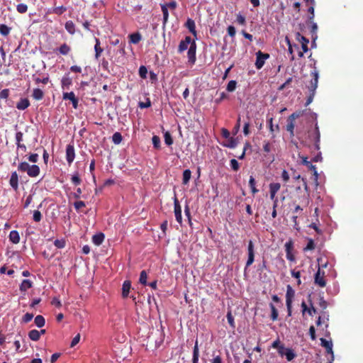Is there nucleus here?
Listing matches in <instances>:
<instances>
[{
	"instance_id": "16",
	"label": "nucleus",
	"mask_w": 363,
	"mask_h": 363,
	"mask_svg": "<svg viewBox=\"0 0 363 363\" xmlns=\"http://www.w3.org/2000/svg\"><path fill=\"white\" fill-rule=\"evenodd\" d=\"M302 164L306 165V167H308V168L310 169L311 170H312L313 172L314 176L316 178L318 177V174L316 167L315 165H313L311 163V162L308 160V157H302Z\"/></svg>"
},
{
	"instance_id": "62",
	"label": "nucleus",
	"mask_w": 363,
	"mask_h": 363,
	"mask_svg": "<svg viewBox=\"0 0 363 363\" xmlns=\"http://www.w3.org/2000/svg\"><path fill=\"white\" fill-rule=\"evenodd\" d=\"M230 167L234 171H238L239 169L240 165L235 159H232L230 160Z\"/></svg>"
},
{
	"instance_id": "29",
	"label": "nucleus",
	"mask_w": 363,
	"mask_h": 363,
	"mask_svg": "<svg viewBox=\"0 0 363 363\" xmlns=\"http://www.w3.org/2000/svg\"><path fill=\"white\" fill-rule=\"evenodd\" d=\"M279 353L281 355H284V353H282L281 351H279ZM286 358L288 361H291L294 359L296 357V354L294 352V351L291 349L287 348L286 349V352L284 353Z\"/></svg>"
},
{
	"instance_id": "34",
	"label": "nucleus",
	"mask_w": 363,
	"mask_h": 363,
	"mask_svg": "<svg viewBox=\"0 0 363 363\" xmlns=\"http://www.w3.org/2000/svg\"><path fill=\"white\" fill-rule=\"evenodd\" d=\"M72 83V79L67 76H64L61 80V84L63 89L69 88Z\"/></svg>"
},
{
	"instance_id": "43",
	"label": "nucleus",
	"mask_w": 363,
	"mask_h": 363,
	"mask_svg": "<svg viewBox=\"0 0 363 363\" xmlns=\"http://www.w3.org/2000/svg\"><path fill=\"white\" fill-rule=\"evenodd\" d=\"M11 30V28L8 27L5 24L0 25V33L4 36H7Z\"/></svg>"
},
{
	"instance_id": "18",
	"label": "nucleus",
	"mask_w": 363,
	"mask_h": 363,
	"mask_svg": "<svg viewBox=\"0 0 363 363\" xmlns=\"http://www.w3.org/2000/svg\"><path fill=\"white\" fill-rule=\"evenodd\" d=\"M33 286V282L29 279H23L20 284L19 289L21 292H26Z\"/></svg>"
},
{
	"instance_id": "32",
	"label": "nucleus",
	"mask_w": 363,
	"mask_h": 363,
	"mask_svg": "<svg viewBox=\"0 0 363 363\" xmlns=\"http://www.w3.org/2000/svg\"><path fill=\"white\" fill-rule=\"evenodd\" d=\"M60 53L63 55H67L71 51V48L67 44H62L58 49Z\"/></svg>"
},
{
	"instance_id": "25",
	"label": "nucleus",
	"mask_w": 363,
	"mask_h": 363,
	"mask_svg": "<svg viewBox=\"0 0 363 363\" xmlns=\"http://www.w3.org/2000/svg\"><path fill=\"white\" fill-rule=\"evenodd\" d=\"M130 42L133 44H138L142 39L141 34L138 32L132 33L129 35Z\"/></svg>"
},
{
	"instance_id": "64",
	"label": "nucleus",
	"mask_w": 363,
	"mask_h": 363,
	"mask_svg": "<svg viewBox=\"0 0 363 363\" xmlns=\"http://www.w3.org/2000/svg\"><path fill=\"white\" fill-rule=\"evenodd\" d=\"M9 96V89H4L0 91V99H6Z\"/></svg>"
},
{
	"instance_id": "17",
	"label": "nucleus",
	"mask_w": 363,
	"mask_h": 363,
	"mask_svg": "<svg viewBox=\"0 0 363 363\" xmlns=\"http://www.w3.org/2000/svg\"><path fill=\"white\" fill-rule=\"evenodd\" d=\"M130 288H131V282L128 280L125 281L122 286V296H123V298H127L128 296Z\"/></svg>"
},
{
	"instance_id": "7",
	"label": "nucleus",
	"mask_w": 363,
	"mask_h": 363,
	"mask_svg": "<svg viewBox=\"0 0 363 363\" xmlns=\"http://www.w3.org/2000/svg\"><path fill=\"white\" fill-rule=\"evenodd\" d=\"M75 150L74 143H69L66 147V160L69 165H70L74 160Z\"/></svg>"
},
{
	"instance_id": "36",
	"label": "nucleus",
	"mask_w": 363,
	"mask_h": 363,
	"mask_svg": "<svg viewBox=\"0 0 363 363\" xmlns=\"http://www.w3.org/2000/svg\"><path fill=\"white\" fill-rule=\"evenodd\" d=\"M161 9L163 14V26H165L169 18L168 9L167 8V5H162Z\"/></svg>"
},
{
	"instance_id": "27",
	"label": "nucleus",
	"mask_w": 363,
	"mask_h": 363,
	"mask_svg": "<svg viewBox=\"0 0 363 363\" xmlns=\"http://www.w3.org/2000/svg\"><path fill=\"white\" fill-rule=\"evenodd\" d=\"M65 28L69 34L74 35L75 33V25L72 21H67Z\"/></svg>"
},
{
	"instance_id": "51",
	"label": "nucleus",
	"mask_w": 363,
	"mask_h": 363,
	"mask_svg": "<svg viewBox=\"0 0 363 363\" xmlns=\"http://www.w3.org/2000/svg\"><path fill=\"white\" fill-rule=\"evenodd\" d=\"M281 188L279 183H271L269 184V191L277 193Z\"/></svg>"
},
{
	"instance_id": "31",
	"label": "nucleus",
	"mask_w": 363,
	"mask_h": 363,
	"mask_svg": "<svg viewBox=\"0 0 363 363\" xmlns=\"http://www.w3.org/2000/svg\"><path fill=\"white\" fill-rule=\"evenodd\" d=\"M35 324L38 328H42L45 324V318L41 315H38L34 320Z\"/></svg>"
},
{
	"instance_id": "15",
	"label": "nucleus",
	"mask_w": 363,
	"mask_h": 363,
	"mask_svg": "<svg viewBox=\"0 0 363 363\" xmlns=\"http://www.w3.org/2000/svg\"><path fill=\"white\" fill-rule=\"evenodd\" d=\"M9 184L15 191L18 189V176L16 172L11 173Z\"/></svg>"
},
{
	"instance_id": "45",
	"label": "nucleus",
	"mask_w": 363,
	"mask_h": 363,
	"mask_svg": "<svg viewBox=\"0 0 363 363\" xmlns=\"http://www.w3.org/2000/svg\"><path fill=\"white\" fill-rule=\"evenodd\" d=\"M16 10L19 13H25L28 11V6L25 4H19L16 6Z\"/></svg>"
},
{
	"instance_id": "53",
	"label": "nucleus",
	"mask_w": 363,
	"mask_h": 363,
	"mask_svg": "<svg viewBox=\"0 0 363 363\" xmlns=\"http://www.w3.org/2000/svg\"><path fill=\"white\" fill-rule=\"evenodd\" d=\"M226 317H227V320H228V322L230 324V325L233 328H235V322H234V318L230 311L228 312Z\"/></svg>"
},
{
	"instance_id": "12",
	"label": "nucleus",
	"mask_w": 363,
	"mask_h": 363,
	"mask_svg": "<svg viewBox=\"0 0 363 363\" xmlns=\"http://www.w3.org/2000/svg\"><path fill=\"white\" fill-rule=\"evenodd\" d=\"M296 40H298L301 43L303 51L304 52H308V44L309 43L308 39H307L306 37L301 35L299 33H297L296 34Z\"/></svg>"
},
{
	"instance_id": "58",
	"label": "nucleus",
	"mask_w": 363,
	"mask_h": 363,
	"mask_svg": "<svg viewBox=\"0 0 363 363\" xmlns=\"http://www.w3.org/2000/svg\"><path fill=\"white\" fill-rule=\"evenodd\" d=\"M147 68L145 67V66H140V68H139V74H140V77L143 79H145L146 78V75H147Z\"/></svg>"
},
{
	"instance_id": "26",
	"label": "nucleus",
	"mask_w": 363,
	"mask_h": 363,
	"mask_svg": "<svg viewBox=\"0 0 363 363\" xmlns=\"http://www.w3.org/2000/svg\"><path fill=\"white\" fill-rule=\"evenodd\" d=\"M311 24V38L313 41V43L315 41V40L318 38L317 35V31H318V26L315 23L312 21V22H309Z\"/></svg>"
},
{
	"instance_id": "63",
	"label": "nucleus",
	"mask_w": 363,
	"mask_h": 363,
	"mask_svg": "<svg viewBox=\"0 0 363 363\" xmlns=\"http://www.w3.org/2000/svg\"><path fill=\"white\" fill-rule=\"evenodd\" d=\"M321 345L324 347L326 350L330 349V346H333V344L330 341H328L324 338H320Z\"/></svg>"
},
{
	"instance_id": "8",
	"label": "nucleus",
	"mask_w": 363,
	"mask_h": 363,
	"mask_svg": "<svg viewBox=\"0 0 363 363\" xmlns=\"http://www.w3.org/2000/svg\"><path fill=\"white\" fill-rule=\"evenodd\" d=\"M294 296V291L292 289V288L288 285L287 286V291L286 294V307L288 311V315H291V304H292V298Z\"/></svg>"
},
{
	"instance_id": "10",
	"label": "nucleus",
	"mask_w": 363,
	"mask_h": 363,
	"mask_svg": "<svg viewBox=\"0 0 363 363\" xmlns=\"http://www.w3.org/2000/svg\"><path fill=\"white\" fill-rule=\"evenodd\" d=\"M196 45L194 40L190 45V47L188 50L187 57L188 61L191 65H194L196 60Z\"/></svg>"
},
{
	"instance_id": "60",
	"label": "nucleus",
	"mask_w": 363,
	"mask_h": 363,
	"mask_svg": "<svg viewBox=\"0 0 363 363\" xmlns=\"http://www.w3.org/2000/svg\"><path fill=\"white\" fill-rule=\"evenodd\" d=\"M291 274L293 277L298 279V281H297L298 284H301V279H300L301 272L299 271H295L294 269H293L291 271Z\"/></svg>"
},
{
	"instance_id": "35",
	"label": "nucleus",
	"mask_w": 363,
	"mask_h": 363,
	"mask_svg": "<svg viewBox=\"0 0 363 363\" xmlns=\"http://www.w3.org/2000/svg\"><path fill=\"white\" fill-rule=\"evenodd\" d=\"M191 176V172L190 171V169H185L183 172L182 183L184 184H187L189 182Z\"/></svg>"
},
{
	"instance_id": "23",
	"label": "nucleus",
	"mask_w": 363,
	"mask_h": 363,
	"mask_svg": "<svg viewBox=\"0 0 363 363\" xmlns=\"http://www.w3.org/2000/svg\"><path fill=\"white\" fill-rule=\"evenodd\" d=\"M104 235L102 233L94 235L92 237V242L96 245H100L104 240Z\"/></svg>"
},
{
	"instance_id": "19",
	"label": "nucleus",
	"mask_w": 363,
	"mask_h": 363,
	"mask_svg": "<svg viewBox=\"0 0 363 363\" xmlns=\"http://www.w3.org/2000/svg\"><path fill=\"white\" fill-rule=\"evenodd\" d=\"M30 106V101L28 99H21V100L17 103L16 108L18 110H25Z\"/></svg>"
},
{
	"instance_id": "38",
	"label": "nucleus",
	"mask_w": 363,
	"mask_h": 363,
	"mask_svg": "<svg viewBox=\"0 0 363 363\" xmlns=\"http://www.w3.org/2000/svg\"><path fill=\"white\" fill-rule=\"evenodd\" d=\"M255 184H256V182H255V178L252 176H250V179H249V186H250V187L251 189V191L253 194H255L259 191V190L256 188Z\"/></svg>"
},
{
	"instance_id": "40",
	"label": "nucleus",
	"mask_w": 363,
	"mask_h": 363,
	"mask_svg": "<svg viewBox=\"0 0 363 363\" xmlns=\"http://www.w3.org/2000/svg\"><path fill=\"white\" fill-rule=\"evenodd\" d=\"M123 137L119 132H116L112 136V141L114 144L118 145L121 143Z\"/></svg>"
},
{
	"instance_id": "37",
	"label": "nucleus",
	"mask_w": 363,
	"mask_h": 363,
	"mask_svg": "<svg viewBox=\"0 0 363 363\" xmlns=\"http://www.w3.org/2000/svg\"><path fill=\"white\" fill-rule=\"evenodd\" d=\"M306 110H301L297 111L291 113L289 117V120L291 121H296V118H298L299 117L303 116V114L306 113Z\"/></svg>"
},
{
	"instance_id": "41",
	"label": "nucleus",
	"mask_w": 363,
	"mask_h": 363,
	"mask_svg": "<svg viewBox=\"0 0 363 363\" xmlns=\"http://www.w3.org/2000/svg\"><path fill=\"white\" fill-rule=\"evenodd\" d=\"M237 144L238 143L236 140L230 137L228 139V142L223 144V145L229 148H235L237 146Z\"/></svg>"
},
{
	"instance_id": "44",
	"label": "nucleus",
	"mask_w": 363,
	"mask_h": 363,
	"mask_svg": "<svg viewBox=\"0 0 363 363\" xmlns=\"http://www.w3.org/2000/svg\"><path fill=\"white\" fill-rule=\"evenodd\" d=\"M71 181L72 184L76 186L79 185L82 182V179H80L79 175L77 172L72 176Z\"/></svg>"
},
{
	"instance_id": "47",
	"label": "nucleus",
	"mask_w": 363,
	"mask_h": 363,
	"mask_svg": "<svg viewBox=\"0 0 363 363\" xmlns=\"http://www.w3.org/2000/svg\"><path fill=\"white\" fill-rule=\"evenodd\" d=\"M237 82L235 80H231L228 82L226 89L229 92L234 91L236 88Z\"/></svg>"
},
{
	"instance_id": "9",
	"label": "nucleus",
	"mask_w": 363,
	"mask_h": 363,
	"mask_svg": "<svg viewBox=\"0 0 363 363\" xmlns=\"http://www.w3.org/2000/svg\"><path fill=\"white\" fill-rule=\"evenodd\" d=\"M311 75L312 76V79L310 82V84L308 85V88L309 91L315 92V90L318 87V72L315 68L313 71L311 72Z\"/></svg>"
},
{
	"instance_id": "28",
	"label": "nucleus",
	"mask_w": 363,
	"mask_h": 363,
	"mask_svg": "<svg viewBox=\"0 0 363 363\" xmlns=\"http://www.w3.org/2000/svg\"><path fill=\"white\" fill-rule=\"evenodd\" d=\"M199 357V347H198V342L196 341L195 345L194 347V350H193L192 363H198Z\"/></svg>"
},
{
	"instance_id": "50",
	"label": "nucleus",
	"mask_w": 363,
	"mask_h": 363,
	"mask_svg": "<svg viewBox=\"0 0 363 363\" xmlns=\"http://www.w3.org/2000/svg\"><path fill=\"white\" fill-rule=\"evenodd\" d=\"M164 142L167 145H171L173 143V139L169 132H166L164 135Z\"/></svg>"
},
{
	"instance_id": "57",
	"label": "nucleus",
	"mask_w": 363,
	"mask_h": 363,
	"mask_svg": "<svg viewBox=\"0 0 363 363\" xmlns=\"http://www.w3.org/2000/svg\"><path fill=\"white\" fill-rule=\"evenodd\" d=\"M33 318V314L30 313H26L22 318V321L25 323L30 322Z\"/></svg>"
},
{
	"instance_id": "20",
	"label": "nucleus",
	"mask_w": 363,
	"mask_h": 363,
	"mask_svg": "<svg viewBox=\"0 0 363 363\" xmlns=\"http://www.w3.org/2000/svg\"><path fill=\"white\" fill-rule=\"evenodd\" d=\"M9 240L13 244H18L20 242L18 232L17 230H11L9 233Z\"/></svg>"
},
{
	"instance_id": "54",
	"label": "nucleus",
	"mask_w": 363,
	"mask_h": 363,
	"mask_svg": "<svg viewBox=\"0 0 363 363\" xmlns=\"http://www.w3.org/2000/svg\"><path fill=\"white\" fill-rule=\"evenodd\" d=\"M54 245L56 247L59 249L64 248L65 247V240L64 239L55 240L54 242Z\"/></svg>"
},
{
	"instance_id": "24",
	"label": "nucleus",
	"mask_w": 363,
	"mask_h": 363,
	"mask_svg": "<svg viewBox=\"0 0 363 363\" xmlns=\"http://www.w3.org/2000/svg\"><path fill=\"white\" fill-rule=\"evenodd\" d=\"M43 96H44V93L40 89L36 88V89H33V94H32V97L35 100L40 101V100L43 99Z\"/></svg>"
},
{
	"instance_id": "4",
	"label": "nucleus",
	"mask_w": 363,
	"mask_h": 363,
	"mask_svg": "<svg viewBox=\"0 0 363 363\" xmlns=\"http://www.w3.org/2000/svg\"><path fill=\"white\" fill-rule=\"evenodd\" d=\"M285 251H286V259L290 261L294 262L296 261L295 255L293 252L294 251V242L292 240H289L287 241L285 245Z\"/></svg>"
},
{
	"instance_id": "5",
	"label": "nucleus",
	"mask_w": 363,
	"mask_h": 363,
	"mask_svg": "<svg viewBox=\"0 0 363 363\" xmlns=\"http://www.w3.org/2000/svg\"><path fill=\"white\" fill-rule=\"evenodd\" d=\"M269 57V55L268 53H263L262 51L259 50L256 53V62L255 67L257 69H260L264 65L265 60Z\"/></svg>"
},
{
	"instance_id": "30",
	"label": "nucleus",
	"mask_w": 363,
	"mask_h": 363,
	"mask_svg": "<svg viewBox=\"0 0 363 363\" xmlns=\"http://www.w3.org/2000/svg\"><path fill=\"white\" fill-rule=\"evenodd\" d=\"M39 331L37 330H31L28 333V337L33 341H38L40 340V337L39 335Z\"/></svg>"
},
{
	"instance_id": "2",
	"label": "nucleus",
	"mask_w": 363,
	"mask_h": 363,
	"mask_svg": "<svg viewBox=\"0 0 363 363\" xmlns=\"http://www.w3.org/2000/svg\"><path fill=\"white\" fill-rule=\"evenodd\" d=\"M308 136L310 140L313 142L315 149L318 150L320 149V134L317 123L315 124L314 130L311 133H308Z\"/></svg>"
},
{
	"instance_id": "42",
	"label": "nucleus",
	"mask_w": 363,
	"mask_h": 363,
	"mask_svg": "<svg viewBox=\"0 0 363 363\" xmlns=\"http://www.w3.org/2000/svg\"><path fill=\"white\" fill-rule=\"evenodd\" d=\"M147 272L145 270H143L140 274L139 282L141 284L146 286L147 284Z\"/></svg>"
},
{
	"instance_id": "11",
	"label": "nucleus",
	"mask_w": 363,
	"mask_h": 363,
	"mask_svg": "<svg viewBox=\"0 0 363 363\" xmlns=\"http://www.w3.org/2000/svg\"><path fill=\"white\" fill-rule=\"evenodd\" d=\"M62 99L63 100H69L72 102L73 108H77L79 99L73 91L64 92L62 94Z\"/></svg>"
},
{
	"instance_id": "56",
	"label": "nucleus",
	"mask_w": 363,
	"mask_h": 363,
	"mask_svg": "<svg viewBox=\"0 0 363 363\" xmlns=\"http://www.w3.org/2000/svg\"><path fill=\"white\" fill-rule=\"evenodd\" d=\"M38 159L39 156L37 153H32L28 157V161L33 163H36L38 161Z\"/></svg>"
},
{
	"instance_id": "39",
	"label": "nucleus",
	"mask_w": 363,
	"mask_h": 363,
	"mask_svg": "<svg viewBox=\"0 0 363 363\" xmlns=\"http://www.w3.org/2000/svg\"><path fill=\"white\" fill-rule=\"evenodd\" d=\"M269 306H270V309H271V312H272L271 313V319L273 321H274V320H277L279 313H278V311H277L276 307L274 306V305L273 303H270Z\"/></svg>"
},
{
	"instance_id": "3",
	"label": "nucleus",
	"mask_w": 363,
	"mask_h": 363,
	"mask_svg": "<svg viewBox=\"0 0 363 363\" xmlns=\"http://www.w3.org/2000/svg\"><path fill=\"white\" fill-rule=\"evenodd\" d=\"M314 283L320 287H325L326 286V281L325 279V272L320 270V267L318 266V269L314 276Z\"/></svg>"
},
{
	"instance_id": "52",
	"label": "nucleus",
	"mask_w": 363,
	"mask_h": 363,
	"mask_svg": "<svg viewBox=\"0 0 363 363\" xmlns=\"http://www.w3.org/2000/svg\"><path fill=\"white\" fill-rule=\"evenodd\" d=\"M247 255H248V257H247V260L246 262L245 269H246L247 267H249L250 265H252L255 261V254H247Z\"/></svg>"
},
{
	"instance_id": "46",
	"label": "nucleus",
	"mask_w": 363,
	"mask_h": 363,
	"mask_svg": "<svg viewBox=\"0 0 363 363\" xmlns=\"http://www.w3.org/2000/svg\"><path fill=\"white\" fill-rule=\"evenodd\" d=\"M272 122H273V118H269L267 120V123H268V125H269V131L272 133H273L275 130H277V131L279 130V125H276L275 129L274 128V125H273Z\"/></svg>"
},
{
	"instance_id": "49",
	"label": "nucleus",
	"mask_w": 363,
	"mask_h": 363,
	"mask_svg": "<svg viewBox=\"0 0 363 363\" xmlns=\"http://www.w3.org/2000/svg\"><path fill=\"white\" fill-rule=\"evenodd\" d=\"M33 79L35 82V84H40V83H43L44 84H46L49 82L50 81V78L48 77H45L43 79H40L39 77H35V76H33Z\"/></svg>"
},
{
	"instance_id": "21",
	"label": "nucleus",
	"mask_w": 363,
	"mask_h": 363,
	"mask_svg": "<svg viewBox=\"0 0 363 363\" xmlns=\"http://www.w3.org/2000/svg\"><path fill=\"white\" fill-rule=\"evenodd\" d=\"M96 44L94 45V50H95V58L99 59V57L101 56V53L104 51V49L101 48L100 46V40L99 38H95Z\"/></svg>"
},
{
	"instance_id": "61",
	"label": "nucleus",
	"mask_w": 363,
	"mask_h": 363,
	"mask_svg": "<svg viewBox=\"0 0 363 363\" xmlns=\"http://www.w3.org/2000/svg\"><path fill=\"white\" fill-rule=\"evenodd\" d=\"M138 106L140 108H146L150 107L151 106V101H150V99H147L146 102H142V101L139 102Z\"/></svg>"
},
{
	"instance_id": "59",
	"label": "nucleus",
	"mask_w": 363,
	"mask_h": 363,
	"mask_svg": "<svg viewBox=\"0 0 363 363\" xmlns=\"http://www.w3.org/2000/svg\"><path fill=\"white\" fill-rule=\"evenodd\" d=\"M42 219V214L38 210H35L33 212V220L35 222H40Z\"/></svg>"
},
{
	"instance_id": "33",
	"label": "nucleus",
	"mask_w": 363,
	"mask_h": 363,
	"mask_svg": "<svg viewBox=\"0 0 363 363\" xmlns=\"http://www.w3.org/2000/svg\"><path fill=\"white\" fill-rule=\"evenodd\" d=\"M67 11V8L64 6H60L57 7H55L52 9V11H50V13H52L55 14H57L58 16L62 15L63 13H65Z\"/></svg>"
},
{
	"instance_id": "13",
	"label": "nucleus",
	"mask_w": 363,
	"mask_h": 363,
	"mask_svg": "<svg viewBox=\"0 0 363 363\" xmlns=\"http://www.w3.org/2000/svg\"><path fill=\"white\" fill-rule=\"evenodd\" d=\"M192 42L193 41L190 36H186L185 39L179 43L178 52H182L186 50L188 48L189 45H191Z\"/></svg>"
},
{
	"instance_id": "48",
	"label": "nucleus",
	"mask_w": 363,
	"mask_h": 363,
	"mask_svg": "<svg viewBox=\"0 0 363 363\" xmlns=\"http://www.w3.org/2000/svg\"><path fill=\"white\" fill-rule=\"evenodd\" d=\"M315 245L313 240L309 239L307 245L303 248V251L313 250Z\"/></svg>"
},
{
	"instance_id": "1",
	"label": "nucleus",
	"mask_w": 363,
	"mask_h": 363,
	"mask_svg": "<svg viewBox=\"0 0 363 363\" xmlns=\"http://www.w3.org/2000/svg\"><path fill=\"white\" fill-rule=\"evenodd\" d=\"M18 170L21 172H26L30 177H37L40 172L39 166L29 164L26 162H22L18 165Z\"/></svg>"
},
{
	"instance_id": "22",
	"label": "nucleus",
	"mask_w": 363,
	"mask_h": 363,
	"mask_svg": "<svg viewBox=\"0 0 363 363\" xmlns=\"http://www.w3.org/2000/svg\"><path fill=\"white\" fill-rule=\"evenodd\" d=\"M294 127H295V121H291V120H289V117H288L286 130L289 133L291 138L294 136Z\"/></svg>"
},
{
	"instance_id": "55",
	"label": "nucleus",
	"mask_w": 363,
	"mask_h": 363,
	"mask_svg": "<svg viewBox=\"0 0 363 363\" xmlns=\"http://www.w3.org/2000/svg\"><path fill=\"white\" fill-rule=\"evenodd\" d=\"M153 146L158 149L160 147V139L158 136L154 135L152 138Z\"/></svg>"
},
{
	"instance_id": "6",
	"label": "nucleus",
	"mask_w": 363,
	"mask_h": 363,
	"mask_svg": "<svg viewBox=\"0 0 363 363\" xmlns=\"http://www.w3.org/2000/svg\"><path fill=\"white\" fill-rule=\"evenodd\" d=\"M174 213L176 220L182 225V207L179 203L178 199L174 196Z\"/></svg>"
},
{
	"instance_id": "14",
	"label": "nucleus",
	"mask_w": 363,
	"mask_h": 363,
	"mask_svg": "<svg viewBox=\"0 0 363 363\" xmlns=\"http://www.w3.org/2000/svg\"><path fill=\"white\" fill-rule=\"evenodd\" d=\"M185 26L192 35L196 37L197 33L196 30V25L193 19L188 18L186 22L185 23Z\"/></svg>"
}]
</instances>
